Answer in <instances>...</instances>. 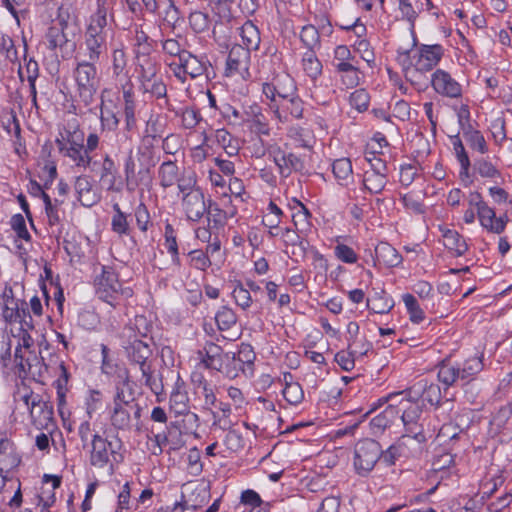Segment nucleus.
Listing matches in <instances>:
<instances>
[{
	"mask_svg": "<svg viewBox=\"0 0 512 512\" xmlns=\"http://www.w3.org/2000/svg\"><path fill=\"white\" fill-rule=\"evenodd\" d=\"M67 25L60 23L59 26H52L49 28L47 33V41L49 48H59L61 51L71 52L75 48V42L68 39L64 29Z\"/></svg>",
	"mask_w": 512,
	"mask_h": 512,
	"instance_id": "obj_25",
	"label": "nucleus"
},
{
	"mask_svg": "<svg viewBox=\"0 0 512 512\" xmlns=\"http://www.w3.org/2000/svg\"><path fill=\"white\" fill-rule=\"evenodd\" d=\"M483 356H474L466 359L462 364L452 365L443 361L439 365L438 379L447 387L454 385L458 380L469 382L483 370Z\"/></svg>",
	"mask_w": 512,
	"mask_h": 512,
	"instance_id": "obj_4",
	"label": "nucleus"
},
{
	"mask_svg": "<svg viewBox=\"0 0 512 512\" xmlns=\"http://www.w3.org/2000/svg\"><path fill=\"white\" fill-rule=\"evenodd\" d=\"M386 174H377L375 172H365L363 177L364 188L372 194L381 193L387 184Z\"/></svg>",
	"mask_w": 512,
	"mask_h": 512,
	"instance_id": "obj_40",
	"label": "nucleus"
},
{
	"mask_svg": "<svg viewBox=\"0 0 512 512\" xmlns=\"http://www.w3.org/2000/svg\"><path fill=\"white\" fill-rule=\"evenodd\" d=\"M111 442L107 441L98 434L92 439V450L90 453V463L96 467H104L110 461V454H113Z\"/></svg>",
	"mask_w": 512,
	"mask_h": 512,
	"instance_id": "obj_21",
	"label": "nucleus"
},
{
	"mask_svg": "<svg viewBox=\"0 0 512 512\" xmlns=\"http://www.w3.org/2000/svg\"><path fill=\"white\" fill-rule=\"evenodd\" d=\"M75 191L78 194V199L82 203V205L86 207H91L94 203H96V197L91 196L92 192V183L88 176H78L75 181Z\"/></svg>",
	"mask_w": 512,
	"mask_h": 512,
	"instance_id": "obj_31",
	"label": "nucleus"
},
{
	"mask_svg": "<svg viewBox=\"0 0 512 512\" xmlns=\"http://www.w3.org/2000/svg\"><path fill=\"white\" fill-rule=\"evenodd\" d=\"M376 261L387 267H396L401 261L402 257L398 251L386 242H380L375 247Z\"/></svg>",
	"mask_w": 512,
	"mask_h": 512,
	"instance_id": "obj_27",
	"label": "nucleus"
},
{
	"mask_svg": "<svg viewBox=\"0 0 512 512\" xmlns=\"http://www.w3.org/2000/svg\"><path fill=\"white\" fill-rule=\"evenodd\" d=\"M127 66L126 54L123 49H114L112 53V71L115 77L124 74Z\"/></svg>",
	"mask_w": 512,
	"mask_h": 512,
	"instance_id": "obj_58",
	"label": "nucleus"
},
{
	"mask_svg": "<svg viewBox=\"0 0 512 512\" xmlns=\"http://www.w3.org/2000/svg\"><path fill=\"white\" fill-rule=\"evenodd\" d=\"M84 43L88 57V60H85L86 62L96 64L101 58L106 56L108 50L107 35L85 32Z\"/></svg>",
	"mask_w": 512,
	"mask_h": 512,
	"instance_id": "obj_20",
	"label": "nucleus"
},
{
	"mask_svg": "<svg viewBox=\"0 0 512 512\" xmlns=\"http://www.w3.org/2000/svg\"><path fill=\"white\" fill-rule=\"evenodd\" d=\"M151 157L145 152L136 154L131 150L124 162V175L128 190H134L142 183L151 180V168L154 163Z\"/></svg>",
	"mask_w": 512,
	"mask_h": 512,
	"instance_id": "obj_6",
	"label": "nucleus"
},
{
	"mask_svg": "<svg viewBox=\"0 0 512 512\" xmlns=\"http://www.w3.org/2000/svg\"><path fill=\"white\" fill-rule=\"evenodd\" d=\"M215 321L220 331L227 332L236 327L237 316L231 308L222 306L215 315Z\"/></svg>",
	"mask_w": 512,
	"mask_h": 512,
	"instance_id": "obj_36",
	"label": "nucleus"
},
{
	"mask_svg": "<svg viewBox=\"0 0 512 512\" xmlns=\"http://www.w3.org/2000/svg\"><path fill=\"white\" fill-rule=\"evenodd\" d=\"M189 24L195 33H202L209 29L210 18L206 13L194 11L189 15Z\"/></svg>",
	"mask_w": 512,
	"mask_h": 512,
	"instance_id": "obj_52",
	"label": "nucleus"
},
{
	"mask_svg": "<svg viewBox=\"0 0 512 512\" xmlns=\"http://www.w3.org/2000/svg\"><path fill=\"white\" fill-rule=\"evenodd\" d=\"M332 171L334 176L341 181H345L352 176V164L348 158H340L333 162Z\"/></svg>",
	"mask_w": 512,
	"mask_h": 512,
	"instance_id": "obj_51",
	"label": "nucleus"
},
{
	"mask_svg": "<svg viewBox=\"0 0 512 512\" xmlns=\"http://www.w3.org/2000/svg\"><path fill=\"white\" fill-rule=\"evenodd\" d=\"M200 498L199 501L193 500L191 497L184 500L183 502H175L173 507H171V512H183L185 509L195 510L201 507L209 497V493L205 489H200L197 493V498Z\"/></svg>",
	"mask_w": 512,
	"mask_h": 512,
	"instance_id": "obj_42",
	"label": "nucleus"
},
{
	"mask_svg": "<svg viewBox=\"0 0 512 512\" xmlns=\"http://www.w3.org/2000/svg\"><path fill=\"white\" fill-rule=\"evenodd\" d=\"M299 36L303 46L307 48V51H316L320 49V33L314 25L307 24L303 26Z\"/></svg>",
	"mask_w": 512,
	"mask_h": 512,
	"instance_id": "obj_33",
	"label": "nucleus"
},
{
	"mask_svg": "<svg viewBox=\"0 0 512 512\" xmlns=\"http://www.w3.org/2000/svg\"><path fill=\"white\" fill-rule=\"evenodd\" d=\"M181 59L169 63L174 76L184 83L189 76L192 79L202 76L208 68L207 62L187 51L182 53Z\"/></svg>",
	"mask_w": 512,
	"mask_h": 512,
	"instance_id": "obj_11",
	"label": "nucleus"
},
{
	"mask_svg": "<svg viewBox=\"0 0 512 512\" xmlns=\"http://www.w3.org/2000/svg\"><path fill=\"white\" fill-rule=\"evenodd\" d=\"M444 55V49L440 44L421 45L411 57L408 67H405L406 75L411 73L410 66L415 72H428L437 66Z\"/></svg>",
	"mask_w": 512,
	"mask_h": 512,
	"instance_id": "obj_10",
	"label": "nucleus"
},
{
	"mask_svg": "<svg viewBox=\"0 0 512 512\" xmlns=\"http://www.w3.org/2000/svg\"><path fill=\"white\" fill-rule=\"evenodd\" d=\"M369 99L370 97L364 89H358L351 93L349 102L352 107L356 108L359 112H363L368 109Z\"/></svg>",
	"mask_w": 512,
	"mask_h": 512,
	"instance_id": "obj_60",
	"label": "nucleus"
},
{
	"mask_svg": "<svg viewBox=\"0 0 512 512\" xmlns=\"http://www.w3.org/2000/svg\"><path fill=\"white\" fill-rule=\"evenodd\" d=\"M104 90L101 93V105H100V123L103 131H114L119 125L118 111L113 101L105 100Z\"/></svg>",
	"mask_w": 512,
	"mask_h": 512,
	"instance_id": "obj_23",
	"label": "nucleus"
},
{
	"mask_svg": "<svg viewBox=\"0 0 512 512\" xmlns=\"http://www.w3.org/2000/svg\"><path fill=\"white\" fill-rule=\"evenodd\" d=\"M367 306L368 309L374 313L385 314L392 309L393 302L391 299L377 293L375 296L367 300Z\"/></svg>",
	"mask_w": 512,
	"mask_h": 512,
	"instance_id": "obj_48",
	"label": "nucleus"
},
{
	"mask_svg": "<svg viewBox=\"0 0 512 512\" xmlns=\"http://www.w3.org/2000/svg\"><path fill=\"white\" fill-rule=\"evenodd\" d=\"M141 89L143 90L144 93H150L151 95L155 96L156 98L166 97V94H167L166 85L162 81V79L159 77L154 78L153 80H150L149 82L142 83Z\"/></svg>",
	"mask_w": 512,
	"mask_h": 512,
	"instance_id": "obj_54",
	"label": "nucleus"
},
{
	"mask_svg": "<svg viewBox=\"0 0 512 512\" xmlns=\"http://www.w3.org/2000/svg\"><path fill=\"white\" fill-rule=\"evenodd\" d=\"M474 169L483 178L494 179L501 177L500 171L486 158H479L475 160Z\"/></svg>",
	"mask_w": 512,
	"mask_h": 512,
	"instance_id": "obj_45",
	"label": "nucleus"
},
{
	"mask_svg": "<svg viewBox=\"0 0 512 512\" xmlns=\"http://www.w3.org/2000/svg\"><path fill=\"white\" fill-rule=\"evenodd\" d=\"M156 14L161 16L163 22L172 29H175L178 25H180V22L183 21V17L177 6L171 11L159 10V13Z\"/></svg>",
	"mask_w": 512,
	"mask_h": 512,
	"instance_id": "obj_62",
	"label": "nucleus"
},
{
	"mask_svg": "<svg viewBox=\"0 0 512 512\" xmlns=\"http://www.w3.org/2000/svg\"><path fill=\"white\" fill-rule=\"evenodd\" d=\"M421 398L431 405H438L441 401V389L438 384L424 382L421 384Z\"/></svg>",
	"mask_w": 512,
	"mask_h": 512,
	"instance_id": "obj_47",
	"label": "nucleus"
},
{
	"mask_svg": "<svg viewBox=\"0 0 512 512\" xmlns=\"http://www.w3.org/2000/svg\"><path fill=\"white\" fill-rule=\"evenodd\" d=\"M250 51L242 45H234L229 51L226 61V75L242 74L248 70Z\"/></svg>",
	"mask_w": 512,
	"mask_h": 512,
	"instance_id": "obj_16",
	"label": "nucleus"
},
{
	"mask_svg": "<svg viewBox=\"0 0 512 512\" xmlns=\"http://www.w3.org/2000/svg\"><path fill=\"white\" fill-rule=\"evenodd\" d=\"M401 200L405 208L411 210L415 214H423L425 212L422 198L415 195L413 192L403 194Z\"/></svg>",
	"mask_w": 512,
	"mask_h": 512,
	"instance_id": "obj_59",
	"label": "nucleus"
},
{
	"mask_svg": "<svg viewBox=\"0 0 512 512\" xmlns=\"http://www.w3.org/2000/svg\"><path fill=\"white\" fill-rule=\"evenodd\" d=\"M114 215L111 220V229L118 235H128L130 226L127 220V215L121 211L118 203L113 204Z\"/></svg>",
	"mask_w": 512,
	"mask_h": 512,
	"instance_id": "obj_41",
	"label": "nucleus"
},
{
	"mask_svg": "<svg viewBox=\"0 0 512 512\" xmlns=\"http://www.w3.org/2000/svg\"><path fill=\"white\" fill-rule=\"evenodd\" d=\"M282 393L285 400L292 405L301 403L304 398L303 389L301 385L296 382H287Z\"/></svg>",
	"mask_w": 512,
	"mask_h": 512,
	"instance_id": "obj_49",
	"label": "nucleus"
},
{
	"mask_svg": "<svg viewBox=\"0 0 512 512\" xmlns=\"http://www.w3.org/2000/svg\"><path fill=\"white\" fill-rule=\"evenodd\" d=\"M125 387L131 390L128 381H124L121 386H116L113 406L110 410L111 426L121 431H128L132 428V414L137 420L141 416V407L135 401L132 391L127 393Z\"/></svg>",
	"mask_w": 512,
	"mask_h": 512,
	"instance_id": "obj_1",
	"label": "nucleus"
},
{
	"mask_svg": "<svg viewBox=\"0 0 512 512\" xmlns=\"http://www.w3.org/2000/svg\"><path fill=\"white\" fill-rule=\"evenodd\" d=\"M96 295L102 301L116 306L122 296L129 298L133 291L131 288H122L117 275L107 268H103L102 274L95 280Z\"/></svg>",
	"mask_w": 512,
	"mask_h": 512,
	"instance_id": "obj_7",
	"label": "nucleus"
},
{
	"mask_svg": "<svg viewBox=\"0 0 512 512\" xmlns=\"http://www.w3.org/2000/svg\"><path fill=\"white\" fill-rule=\"evenodd\" d=\"M181 118L182 126L185 129H192L196 127L202 119L200 113L192 108L184 109Z\"/></svg>",
	"mask_w": 512,
	"mask_h": 512,
	"instance_id": "obj_63",
	"label": "nucleus"
},
{
	"mask_svg": "<svg viewBox=\"0 0 512 512\" xmlns=\"http://www.w3.org/2000/svg\"><path fill=\"white\" fill-rule=\"evenodd\" d=\"M443 243L447 249L455 251L457 256L463 255L468 249L464 238L455 230L444 232Z\"/></svg>",
	"mask_w": 512,
	"mask_h": 512,
	"instance_id": "obj_35",
	"label": "nucleus"
},
{
	"mask_svg": "<svg viewBox=\"0 0 512 512\" xmlns=\"http://www.w3.org/2000/svg\"><path fill=\"white\" fill-rule=\"evenodd\" d=\"M117 169L112 158L107 154L103 158L102 169H101V180H108V190H112L116 181Z\"/></svg>",
	"mask_w": 512,
	"mask_h": 512,
	"instance_id": "obj_50",
	"label": "nucleus"
},
{
	"mask_svg": "<svg viewBox=\"0 0 512 512\" xmlns=\"http://www.w3.org/2000/svg\"><path fill=\"white\" fill-rule=\"evenodd\" d=\"M255 352L251 345L241 344L236 352H224L220 359V364L216 371L228 379H235L241 374L245 376L253 375Z\"/></svg>",
	"mask_w": 512,
	"mask_h": 512,
	"instance_id": "obj_3",
	"label": "nucleus"
},
{
	"mask_svg": "<svg viewBox=\"0 0 512 512\" xmlns=\"http://www.w3.org/2000/svg\"><path fill=\"white\" fill-rule=\"evenodd\" d=\"M179 191L185 195V193L190 191L201 190L199 187L196 188V175L192 171H183L181 176H178V180L176 181Z\"/></svg>",
	"mask_w": 512,
	"mask_h": 512,
	"instance_id": "obj_53",
	"label": "nucleus"
},
{
	"mask_svg": "<svg viewBox=\"0 0 512 512\" xmlns=\"http://www.w3.org/2000/svg\"><path fill=\"white\" fill-rule=\"evenodd\" d=\"M223 353L224 351L222 347L213 342H207L203 349L198 351V355L203 366L206 369L215 371L216 367L220 364V359L222 358Z\"/></svg>",
	"mask_w": 512,
	"mask_h": 512,
	"instance_id": "obj_26",
	"label": "nucleus"
},
{
	"mask_svg": "<svg viewBox=\"0 0 512 512\" xmlns=\"http://www.w3.org/2000/svg\"><path fill=\"white\" fill-rule=\"evenodd\" d=\"M282 236L284 238L285 245L292 247L291 258L296 262L305 259L309 245L308 241L290 228L283 229Z\"/></svg>",
	"mask_w": 512,
	"mask_h": 512,
	"instance_id": "obj_24",
	"label": "nucleus"
},
{
	"mask_svg": "<svg viewBox=\"0 0 512 512\" xmlns=\"http://www.w3.org/2000/svg\"><path fill=\"white\" fill-rule=\"evenodd\" d=\"M206 213L208 226H211V228L216 230L225 226L228 218L227 212L220 209L217 205L213 207L210 203L209 207H207Z\"/></svg>",
	"mask_w": 512,
	"mask_h": 512,
	"instance_id": "obj_44",
	"label": "nucleus"
},
{
	"mask_svg": "<svg viewBox=\"0 0 512 512\" xmlns=\"http://www.w3.org/2000/svg\"><path fill=\"white\" fill-rule=\"evenodd\" d=\"M401 418L406 432L418 442L425 441V422L422 407L415 401L401 400L399 406Z\"/></svg>",
	"mask_w": 512,
	"mask_h": 512,
	"instance_id": "obj_9",
	"label": "nucleus"
},
{
	"mask_svg": "<svg viewBox=\"0 0 512 512\" xmlns=\"http://www.w3.org/2000/svg\"><path fill=\"white\" fill-rule=\"evenodd\" d=\"M232 297L235 303L243 310H246L251 306L252 298L250 291L244 288L240 283L233 289Z\"/></svg>",
	"mask_w": 512,
	"mask_h": 512,
	"instance_id": "obj_57",
	"label": "nucleus"
},
{
	"mask_svg": "<svg viewBox=\"0 0 512 512\" xmlns=\"http://www.w3.org/2000/svg\"><path fill=\"white\" fill-rule=\"evenodd\" d=\"M96 76L97 69L93 62H77L73 70L76 97L85 106H89L94 101V96L98 89Z\"/></svg>",
	"mask_w": 512,
	"mask_h": 512,
	"instance_id": "obj_5",
	"label": "nucleus"
},
{
	"mask_svg": "<svg viewBox=\"0 0 512 512\" xmlns=\"http://www.w3.org/2000/svg\"><path fill=\"white\" fill-rule=\"evenodd\" d=\"M262 93L270 100L269 103H277L297 93L296 82L289 74L280 73L271 82L262 84Z\"/></svg>",
	"mask_w": 512,
	"mask_h": 512,
	"instance_id": "obj_12",
	"label": "nucleus"
},
{
	"mask_svg": "<svg viewBox=\"0 0 512 512\" xmlns=\"http://www.w3.org/2000/svg\"><path fill=\"white\" fill-rule=\"evenodd\" d=\"M110 8L109 0H97V9L90 17L86 32L108 36L107 16Z\"/></svg>",
	"mask_w": 512,
	"mask_h": 512,
	"instance_id": "obj_22",
	"label": "nucleus"
},
{
	"mask_svg": "<svg viewBox=\"0 0 512 512\" xmlns=\"http://www.w3.org/2000/svg\"><path fill=\"white\" fill-rule=\"evenodd\" d=\"M397 417L398 410L393 407H386L383 412L371 419V428L375 430V432L383 431L387 427H390Z\"/></svg>",
	"mask_w": 512,
	"mask_h": 512,
	"instance_id": "obj_38",
	"label": "nucleus"
},
{
	"mask_svg": "<svg viewBox=\"0 0 512 512\" xmlns=\"http://www.w3.org/2000/svg\"><path fill=\"white\" fill-rule=\"evenodd\" d=\"M2 316L6 322H21L25 324L27 327L32 328L33 325L27 321V318L31 321L32 318L29 314V311L26 307L25 302H22L21 307L18 303V300H7L5 302H1Z\"/></svg>",
	"mask_w": 512,
	"mask_h": 512,
	"instance_id": "obj_19",
	"label": "nucleus"
},
{
	"mask_svg": "<svg viewBox=\"0 0 512 512\" xmlns=\"http://www.w3.org/2000/svg\"><path fill=\"white\" fill-rule=\"evenodd\" d=\"M125 350L129 361L139 366L144 385L156 396L161 395L164 392V386L161 377L156 376L152 369L153 352L149 343L141 339H134L125 347Z\"/></svg>",
	"mask_w": 512,
	"mask_h": 512,
	"instance_id": "obj_2",
	"label": "nucleus"
},
{
	"mask_svg": "<svg viewBox=\"0 0 512 512\" xmlns=\"http://www.w3.org/2000/svg\"><path fill=\"white\" fill-rule=\"evenodd\" d=\"M64 157H68L71 159L76 167L84 168L90 166L92 158L90 155L86 153L84 150V146L82 147H68L65 151Z\"/></svg>",
	"mask_w": 512,
	"mask_h": 512,
	"instance_id": "obj_43",
	"label": "nucleus"
},
{
	"mask_svg": "<svg viewBox=\"0 0 512 512\" xmlns=\"http://www.w3.org/2000/svg\"><path fill=\"white\" fill-rule=\"evenodd\" d=\"M134 215L139 229L143 232L147 231L150 224V214L147 206L144 203H140L135 208Z\"/></svg>",
	"mask_w": 512,
	"mask_h": 512,
	"instance_id": "obj_61",
	"label": "nucleus"
},
{
	"mask_svg": "<svg viewBox=\"0 0 512 512\" xmlns=\"http://www.w3.org/2000/svg\"><path fill=\"white\" fill-rule=\"evenodd\" d=\"M302 66L307 76L313 80L322 74V63L316 56V51H306L303 54Z\"/></svg>",
	"mask_w": 512,
	"mask_h": 512,
	"instance_id": "obj_37",
	"label": "nucleus"
},
{
	"mask_svg": "<svg viewBox=\"0 0 512 512\" xmlns=\"http://www.w3.org/2000/svg\"><path fill=\"white\" fill-rule=\"evenodd\" d=\"M160 69V65L156 60L143 56L139 58V79L140 83L149 82L154 78H157L158 71Z\"/></svg>",
	"mask_w": 512,
	"mask_h": 512,
	"instance_id": "obj_34",
	"label": "nucleus"
},
{
	"mask_svg": "<svg viewBox=\"0 0 512 512\" xmlns=\"http://www.w3.org/2000/svg\"><path fill=\"white\" fill-rule=\"evenodd\" d=\"M403 302L409 313L410 320L413 323L419 324L424 320V312L420 308L417 299L412 294H404Z\"/></svg>",
	"mask_w": 512,
	"mask_h": 512,
	"instance_id": "obj_46",
	"label": "nucleus"
},
{
	"mask_svg": "<svg viewBox=\"0 0 512 512\" xmlns=\"http://www.w3.org/2000/svg\"><path fill=\"white\" fill-rule=\"evenodd\" d=\"M433 89L440 95L459 98L462 95L461 85L446 71L437 69L431 77Z\"/></svg>",
	"mask_w": 512,
	"mask_h": 512,
	"instance_id": "obj_14",
	"label": "nucleus"
},
{
	"mask_svg": "<svg viewBox=\"0 0 512 512\" xmlns=\"http://www.w3.org/2000/svg\"><path fill=\"white\" fill-rule=\"evenodd\" d=\"M274 162L283 176H289L291 170H299L303 166L298 156L293 153L285 154L281 151L274 157Z\"/></svg>",
	"mask_w": 512,
	"mask_h": 512,
	"instance_id": "obj_30",
	"label": "nucleus"
},
{
	"mask_svg": "<svg viewBox=\"0 0 512 512\" xmlns=\"http://www.w3.org/2000/svg\"><path fill=\"white\" fill-rule=\"evenodd\" d=\"M477 216L482 227L495 234L502 233L508 221L506 214L496 217L495 210L488 206L487 203L482 205L481 209L477 211Z\"/></svg>",
	"mask_w": 512,
	"mask_h": 512,
	"instance_id": "obj_18",
	"label": "nucleus"
},
{
	"mask_svg": "<svg viewBox=\"0 0 512 512\" xmlns=\"http://www.w3.org/2000/svg\"><path fill=\"white\" fill-rule=\"evenodd\" d=\"M463 136L471 149L481 154L488 152L487 143L480 131L472 129L469 125L463 129Z\"/></svg>",
	"mask_w": 512,
	"mask_h": 512,
	"instance_id": "obj_39",
	"label": "nucleus"
},
{
	"mask_svg": "<svg viewBox=\"0 0 512 512\" xmlns=\"http://www.w3.org/2000/svg\"><path fill=\"white\" fill-rule=\"evenodd\" d=\"M413 0H398V9L401 12L402 19L406 20L411 29H414L418 18V12L413 6Z\"/></svg>",
	"mask_w": 512,
	"mask_h": 512,
	"instance_id": "obj_55",
	"label": "nucleus"
},
{
	"mask_svg": "<svg viewBox=\"0 0 512 512\" xmlns=\"http://www.w3.org/2000/svg\"><path fill=\"white\" fill-rule=\"evenodd\" d=\"M268 105L275 117L282 123L303 118L304 102L297 93L277 103H269Z\"/></svg>",
	"mask_w": 512,
	"mask_h": 512,
	"instance_id": "obj_13",
	"label": "nucleus"
},
{
	"mask_svg": "<svg viewBox=\"0 0 512 512\" xmlns=\"http://www.w3.org/2000/svg\"><path fill=\"white\" fill-rule=\"evenodd\" d=\"M240 36L242 38V42L245 45L244 49L248 51H255L259 48L260 45V32L252 21H246L242 27L240 28Z\"/></svg>",
	"mask_w": 512,
	"mask_h": 512,
	"instance_id": "obj_29",
	"label": "nucleus"
},
{
	"mask_svg": "<svg viewBox=\"0 0 512 512\" xmlns=\"http://www.w3.org/2000/svg\"><path fill=\"white\" fill-rule=\"evenodd\" d=\"M0 54L4 55L10 62L18 60L17 50L14 41L8 35H0Z\"/></svg>",
	"mask_w": 512,
	"mask_h": 512,
	"instance_id": "obj_56",
	"label": "nucleus"
},
{
	"mask_svg": "<svg viewBox=\"0 0 512 512\" xmlns=\"http://www.w3.org/2000/svg\"><path fill=\"white\" fill-rule=\"evenodd\" d=\"M353 351H339L335 355V361L345 371H351L355 366Z\"/></svg>",
	"mask_w": 512,
	"mask_h": 512,
	"instance_id": "obj_64",
	"label": "nucleus"
},
{
	"mask_svg": "<svg viewBox=\"0 0 512 512\" xmlns=\"http://www.w3.org/2000/svg\"><path fill=\"white\" fill-rule=\"evenodd\" d=\"M169 405L176 415H185L189 412V397L180 387L174 389L170 395Z\"/></svg>",
	"mask_w": 512,
	"mask_h": 512,
	"instance_id": "obj_32",
	"label": "nucleus"
},
{
	"mask_svg": "<svg viewBox=\"0 0 512 512\" xmlns=\"http://www.w3.org/2000/svg\"><path fill=\"white\" fill-rule=\"evenodd\" d=\"M382 448L373 439H363L356 443L354 448L353 465L359 476L366 477L381 459Z\"/></svg>",
	"mask_w": 512,
	"mask_h": 512,
	"instance_id": "obj_8",
	"label": "nucleus"
},
{
	"mask_svg": "<svg viewBox=\"0 0 512 512\" xmlns=\"http://www.w3.org/2000/svg\"><path fill=\"white\" fill-rule=\"evenodd\" d=\"M181 204L187 219L192 222H198L207 211L202 190L185 193L182 197Z\"/></svg>",
	"mask_w": 512,
	"mask_h": 512,
	"instance_id": "obj_15",
	"label": "nucleus"
},
{
	"mask_svg": "<svg viewBox=\"0 0 512 512\" xmlns=\"http://www.w3.org/2000/svg\"><path fill=\"white\" fill-rule=\"evenodd\" d=\"M26 404L30 407V416L34 425L40 428H47L49 423L53 420L52 406L40 399H32L29 403V397H25Z\"/></svg>",
	"mask_w": 512,
	"mask_h": 512,
	"instance_id": "obj_17",
	"label": "nucleus"
},
{
	"mask_svg": "<svg viewBox=\"0 0 512 512\" xmlns=\"http://www.w3.org/2000/svg\"><path fill=\"white\" fill-rule=\"evenodd\" d=\"M179 176V168L174 161H164L158 169L159 184L162 188L172 187Z\"/></svg>",
	"mask_w": 512,
	"mask_h": 512,
	"instance_id": "obj_28",
	"label": "nucleus"
}]
</instances>
